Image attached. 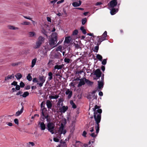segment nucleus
<instances>
[{
	"instance_id": "ddd939ff",
	"label": "nucleus",
	"mask_w": 147,
	"mask_h": 147,
	"mask_svg": "<svg viewBox=\"0 0 147 147\" xmlns=\"http://www.w3.org/2000/svg\"><path fill=\"white\" fill-rule=\"evenodd\" d=\"M68 109L67 106H63L59 108V111L61 113H64Z\"/></svg>"
},
{
	"instance_id": "0e129e2a",
	"label": "nucleus",
	"mask_w": 147,
	"mask_h": 147,
	"mask_svg": "<svg viewBox=\"0 0 147 147\" xmlns=\"http://www.w3.org/2000/svg\"><path fill=\"white\" fill-rule=\"evenodd\" d=\"M30 88V86L29 85H27L25 87V88L26 90H29Z\"/></svg>"
},
{
	"instance_id": "2f4dec72",
	"label": "nucleus",
	"mask_w": 147,
	"mask_h": 147,
	"mask_svg": "<svg viewBox=\"0 0 147 147\" xmlns=\"http://www.w3.org/2000/svg\"><path fill=\"white\" fill-rule=\"evenodd\" d=\"M48 80L50 81L53 78V74L51 72H50L48 73Z\"/></svg>"
},
{
	"instance_id": "338daca9",
	"label": "nucleus",
	"mask_w": 147,
	"mask_h": 147,
	"mask_svg": "<svg viewBox=\"0 0 147 147\" xmlns=\"http://www.w3.org/2000/svg\"><path fill=\"white\" fill-rule=\"evenodd\" d=\"M44 83L40 82V83H39L38 82L37 83V84H38L41 87L42 86L43 84Z\"/></svg>"
},
{
	"instance_id": "4468645a",
	"label": "nucleus",
	"mask_w": 147,
	"mask_h": 147,
	"mask_svg": "<svg viewBox=\"0 0 147 147\" xmlns=\"http://www.w3.org/2000/svg\"><path fill=\"white\" fill-rule=\"evenodd\" d=\"M65 93L66 95H68L67 97L68 99L70 98L72 96V92L69 89H67V90L65 92Z\"/></svg>"
},
{
	"instance_id": "6ab92c4d",
	"label": "nucleus",
	"mask_w": 147,
	"mask_h": 147,
	"mask_svg": "<svg viewBox=\"0 0 147 147\" xmlns=\"http://www.w3.org/2000/svg\"><path fill=\"white\" fill-rule=\"evenodd\" d=\"M98 88L99 89L102 88L103 87L104 83L102 82L98 81Z\"/></svg>"
},
{
	"instance_id": "cd10ccee",
	"label": "nucleus",
	"mask_w": 147,
	"mask_h": 147,
	"mask_svg": "<svg viewBox=\"0 0 147 147\" xmlns=\"http://www.w3.org/2000/svg\"><path fill=\"white\" fill-rule=\"evenodd\" d=\"M59 96L58 95H55V96H49L50 99H57L58 98Z\"/></svg>"
},
{
	"instance_id": "13d9d810",
	"label": "nucleus",
	"mask_w": 147,
	"mask_h": 147,
	"mask_svg": "<svg viewBox=\"0 0 147 147\" xmlns=\"http://www.w3.org/2000/svg\"><path fill=\"white\" fill-rule=\"evenodd\" d=\"M32 81L33 82L35 83L38 82L37 79L36 78H34L33 79Z\"/></svg>"
},
{
	"instance_id": "1a4fd4ad",
	"label": "nucleus",
	"mask_w": 147,
	"mask_h": 147,
	"mask_svg": "<svg viewBox=\"0 0 147 147\" xmlns=\"http://www.w3.org/2000/svg\"><path fill=\"white\" fill-rule=\"evenodd\" d=\"M58 132L60 134H65L66 133V131L64 129V126L63 124H62L59 128Z\"/></svg>"
},
{
	"instance_id": "2eb2a0df",
	"label": "nucleus",
	"mask_w": 147,
	"mask_h": 147,
	"mask_svg": "<svg viewBox=\"0 0 147 147\" xmlns=\"http://www.w3.org/2000/svg\"><path fill=\"white\" fill-rule=\"evenodd\" d=\"M38 125L41 130H44L45 129L46 126L44 122H39Z\"/></svg>"
},
{
	"instance_id": "c9c22d12",
	"label": "nucleus",
	"mask_w": 147,
	"mask_h": 147,
	"mask_svg": "<svg viewBox=\"0 0 147 147\" xmlns=\"http://www.w3.org/2000/svg\"><path fill=\"white\" fill-rule=\"evenodd\" d=\"M27 146L28 147H30L31 146H34V143L32 142H29L27 143Z\"/></svg>"
},
{
	"instance_id": "c03bdc74",
	"label": "nucleus",
	"mask_w": 147,
	"mask_h": 147,
	"mask_svg": "<svg viewBox=\"0 0 147 147\" xmlns=\"http://www.w3.org/2000/svg\"><path fill=\"white\" fill-rule=\"evenodd\" d=\"M62 105L63 104V103L62 102V101L61 100V99L60 98V99H59L58 102L57 103V105L58 106L60 105Z\"/></svg>"
},
{
	"instance_id": "58836bf2",
	"label": "nucleus",
	"mask_w": 147,
	"mask_h": 147,
	"mask_svg": "<svg viewBox=\"0 0 147 147\" xmlns=\"http://www.w3.org/2000/svg\"><path fill=\"white\" fill-rule=\"evenodd\" d=\"M86 83L88 85H91L93 84V82L86 79Z\"/></svg>"
},
{
	"instance_id": "c85d7f7f",
	"label": "nucleus",
	"mask_w": 147,
	"mask_h": 147,
	"mask_svg": "<svg viewBox=\"0 0 147 147\" xmlns=\"http://www.w3.org/2000/svg\"><path fill=\"white\" fill-rule=\"evenodd\" d=\"M41 44L42 43H41V42H39L37 41L36 43V45L34 47V48L35 49H37L39 48Z\"/></svg>"
},
{
	"instance_id": "473e14b6",
	"label": "nucleus",
	"mask_w": 147,
	"mask_h": 147,
	"mask_svg": "<svg viewBox=\"0 0 147 147\" xmlns=\"http://www.w3.org/2000/svg\"><path fill=\"white\" fill-rule=\"evenodd\" d=\"M36 61V58H35L32 60V65L31 67H34V65L35 64Z\"/></svg>"
},
{
	"instance_id": "7c9ffc66",
	"label": "nucleus",
	"mask_w": 147,
	"mask_h": 147,
	"mask_svg": "<svg viewBox=\"0 0 147 147\" xmlns=\"http://www.w3.org/2000/svg\"><path fill=\"white\" fill-rule=\"evenodd\" d=\"M15 76L18 80H19L22 78V76L21 74L18 73Z\"/></svg>"
},
{
	"instance_id": "f3484780",
	"label": "nucleus",
	"mask_w": 147,
	"mask_h": 147,
	"mask_svg": "<svg viewBox=\"0 0 147 147\" xmlns=\"http://www.w3.org/2000/svg\"><path fill=\"white\" fill-rule=\"evenodd\" d=\"M14 78V75L12 74L11 75H8L6 77H5V81L8 82L9 80L11 79L12 78Z\"/></svg>"
},
{
	"instance_id": "4be33fe9",
	"label": "nucleus",
	"mask_w": 147,
	"mask_h": 147,
	"mask_svg": "<svg viewBox=\"0 0 147 147\" xmlns=\"http://www.w3.org/2000/svg\"><path fill=\"white\" fill-rule=\"evenodd\" d=\"M54 57L55 58L59 59L61 57V55L60 53L57 52L55 54Z\"/></svg>"
},
{
	"instance_id": "20e7f679",
	"label": "nucleus",
	"mask_w": 147,
	"mask_h": 147,
	"mask_svg": "<svg viewBox=\"0 0 147 147\" xmlns=\"http://www.w3.org/2000/svg\"><path fill=\"white\" fill-rule=\"evenodd\" d=\"M47 129L52 134H54L55 131V124L54 123L49 122L47 125Z\"/></svg>"
},
{
	"instance_id": "b1692460",
	"label": "nucleus",
	"mask_w": 147,
	"mask_h": 147,
	"mask_svg": "<svg viewBox=\"0 0 147 147\" xmlns=\"http://www.w3.org/2000/svg\"><path fill=\"white\" fill-rule=\"evenodd\" d=\"M23 110L24 107H23L22 106V108L21 109L20 111H19L16 112V115L17 116L20 115L22 113L23 111Z\"/></svg>"
},
{
	"instance_id": "4d7b16f0",
	"label": "nucleus",
	"mask_w": 147,
	"mask_h": 147,
	"mask_svg": "<svg viewBox=\"0 0 147 147\" xmlns=\"http://www.w3.org/2000/svg\"><path fill=\"white\" fill-rule=\"evenodd\" d=\"M14 122L17 125H18L19 123L18 120L17 119H14Z\"/></svg>"
},
{
	"instance_id": "aec40b11",
	"label": "nucleus",
	"mask_w": 147,
	"mask_h": 147,
	"mask_svg": "<svg viewBox=\"0 0 147 147\" xmlns=\"http://www.w3.org/2000/svg\"><path fill=\"white\" fill-rule=\"evenodd\" d=\"M46 105L47 108L49 109H51L52 106V104L49 100H47L46 102Z\"/></svg>"
},
{
	"instance_id": "603ef678",
	"label": "nucleus",
	"mask_w": 147,
	"mask_h": 147,
	"mask_svg": "<svg viewBox=\"0 0 147 147\" xmlns=\"http://www.w3.org/2000/svg\"><path fill=\"white\" fill-rule=\"evenodd\" d=\"M25 86L24 84L22 82H21L20 83V86L21 88L24 87Z\"/></svg>"
},
{
	"instance_id": "69168bd1",
	"label": "nucleus",
	"mask_w": 147,
	"mask_h": 147,
	"mask_svg": "<svg viewBox=\"0 0 147 147\" xmlns=\"http://www.w3.org/2000/svg\"><path fill=\"white\" fill-rule=\"evenodd\" d=\"M64 0H61V1H58L57 2V4H60L61 3H63L64 2Z\"/></svg>"
},
{
	"instance_id": "7ed1b4c3",
	"label": "nucleus",
	"mask_w": 147,
	"mask_h": 147,
	"mask_svg": "<svg viewBox=\"0 0 147 147\" xmlns=\"http://www.w3.org/2000/svg\"><path fill=\"white\" fill-rule=\"evenodd\" d=\"M57 34L56 32L53 33L52 34L51 37L49 40V44L51 47H55V45L57 42Z\"/></svg>"
},
{
	"instance_id": "a18cd8bd",
	"label": "nucleus",
	"mask_w": 147,
	"mask_h": 147,
	"mask_svg": "<svg viewBox=\"0 0 147 147\" xmlns=\"http://www.w3.org/2000/svg\"><path fill=\"white\" fill-rule=\"evenodd\" d=\"M98 45L97 46H96L94 48V52L97 53L99 49V46Z\"/></svg>"
},
{
	"instance_id": "e433bc0d",
	"label": "nucleus",
	"mask_w": 147,
	"mask_h": 147,
	"mask_svg": "<svg viewBox=\"0 0 147 147\" xmlns=\"http://www.w3.org/2000/svg\"><path fill=\"white\" fill-rule=\"evenodd\" d=\"M96 57L97 59H98L100 61H102V57L99 54H97L96 55Z\"/></svg>"
},
{
	"instance_id": "bb28decb",
	"label": "nucleus",
	"mask_w": 147,
	"mask_h": 147,
	"mask_svg": "<svg viewBox=\"0 0 147 147\" xmlns=\"http://www.w3.org/2000/svg\"><path fill=\"white\" fill-rule=\"evenodd\" d=\"M81 145L82 144L81 142L79 141H76L74 146L75 147H80Z\"/></svg>"
},
{
	"instance_id": "f03ea898",
	"label": "nucleus",
	"mask_w": 147,
	"mask_h": 147,
	"mask_svg": "<svg viewBox=\"0 0 147 147\" xmlns=\"http://www.w3.org/2000/svg\"><path fill=\"white\" fill-rule=\"evenodd\" d=\"M92 119L93 117H90L89 119L90 121L89 123L88 124L86 125L85 126V129L88 134H89L90 133H92L94 131V122L92 120Z\"/></svg>"
},
{
	"instance_id": "a878e982",
	"label": "nucleus",
	"mask_w": 147,
	"mask_h": 147,
	"mask_svg": "<svg viewBox=\"0 0 147 147\" xmlns=\"http://www.w3.org/2000/svg\"><path fill=\"white\" fill-rule=\"evenodd\" d=\"M64 66V65L62 64L60 65H56L54 66L55 69H61Z\"/></svg>"
},
{
	"instance_id": "680f3d73",
	"label": "nucleus",
	"mask_w": 147,
	"mask_h": 147,
	"mask_svg": "<svg viewBox=\"0 0 147 147\" xmlns=\"http://www.w3.org/2000/svg\"><path fill=\"white\" fill-rule=\"evenodd\" d=\"M53 140L56 142H58L59 140L58 139L54 138H53Z\"/></svg>"
},
{
	"instance_id": "412c9836",
	"label": "nucleus",
	"mask_w": 147,
	"mask_h": 147,
	"mask_svg": "<svg viewBox=\"0 0 147 147\" xmlns=\"http://www.w3.org/2000/svg\"><path fill=\"white\" fill-rule=\"evenodd\" d=\"M46 77H45L44 76H39V79L40 82L44 83L45 81Z\"/></svg>"
},
{
	"instance_id": "39448f33",
	"label": "nucleus",
	"mask_w": 147,
	"mask_h": 147,
	"mask_svg": "<svg viewBox=\"0 0 147 147\" xmlns=\"http://www.w3.org/2000/svg\"><path fill=\"white\" fill-rule=\"evenodd\" d=\"M107 32L105 31L103 34L102 36H98L96 39L97 41V45H99L103 41L106 39V38L107 36Z\"/></svg>"
},
{
	"instance_id": "f704fd0d",
	"label": "nucleus",
	"mask_w": 147,
	"mask_h": 147,
	"mask_svg": "<svg viewBox=\"0 0 147 147\" xmlns=\"http://www.w3.org/2000/svg\"><path fill=\"white\" fill-rule=\"evenodd\" d=\"M70 104L72 106V107L74 109H76V106L73 100H71L70 102Z\"/></svg>"
},
{
	"instance_id": "5fc2aeb1",
	"label": "nucleus",
	"mask_w": 147,
	"mask_h": 147,
	"mask_svg": "<svg viewBox=\"0 0 147 147\" xmlns=\"http://www.w3.org/2000/svg\"><path fill=\"white\" fill-rule=\"evenodd\" d=\"M40 107L41 109L43 108L44 107H45V102H41L40 104Z\"/></svg>"
},
{
	"instance_id": "a19ab883",
	"label": "nucleus",
	"mask_w": 147,
	"mask_h": 147,
	"mask_svg": "<svg viewBox=\"0 0 147 147\" xmlns=\"http://www.w3.org/2000/svg\"><path fill=\"white\" fill-rule=\"evenodd\" d=\"M62 47L60 45L56 49V51H60L61 52H62Z\"/></svg>"
},
{
	"instance_id": "37998d69",
	"label": "nucleus",
	"mask_w": 147,
	"mask_h": 147,
	"mask_svg": "<svg viewBox=\"0 0 147 147\" xmlns=\"http://www.w3.org/2000/svg\"><path fill=\"white\" fill-rule=\"evenodd\" d=\"M27 79L29 81H31L32 80V77L31 76L30 74H29L28 76H27Z\"/></svg>"
},
{
	"instance_id": "423d86ee",
	"label": "nucleus",
	"mask_w": 147,
	"mask_h": 147,
	"mask_svg": "<svg viewBox=\"0 0 147 147\" xmlns=\"http://www.w3.org/2000/svg\"><path fill=\"white\" fill-rule=\"evenodd\" d=\"M99 128L100 125H95V129H96V133L93 132L92 133H90L88 134L94 138L96 137L99 132Z\"/></svg>"
},
{
	"instance_id": "6e6d98bb",
	"label": "nucleus",
	"mask_w": 147,
	"mask_h": 147,
	"mask_svg": "<svg viewBox=\"0 0 147 147\" xmlns=\"http://www.w3.org/2000/svg\"><path fill=\"white\" fill-rule=\"evenodd\" d=\"M20 89V86L18 85H17L16 86V89L17 90H19Z\"/></svg>"
},
{
	"instance_id": "f8f14e48",
	"label": "nucleus",
	"mask_w": 147,
	"mask_h": 147,
	"mask_svg": "<svg viewBox=\"0 0 147 147\" xmlns=\"http://www.w3.org/2000/svg\"><path fill=\"white\" fill-rule=\"evenodd\" d=\"M86 79L85 78H82L80 79V81L78 85V87H79L82 85H84L86 82Z\"/></svg>"
},
{
	"instance_id": "49530a36",
	"label": "nucleus",
	"mask_w": 147,
	"mask_h": 147,
	"mask_svg": "<svg viewBox=\"0 0 147 147\" xmlns=\"http://www.w3.org/2000/svg\"><path fill=\"white\" fill-rule=\"evenodd\" d=\"M87 22V19L86 18H84L82 20V24L83 25H84Z\"/></svg>"
},
{
	"instance_id": "9b49d317",
	"label": "nucleus",
	"mask_w": 147,
	"mask_h": 147,
	"mask_svg": "<svg viewBox=\"0 0 147 147\" xmlns=\"http://www.w3.org/2000/svg\"><path fill=\"white\" fill-rule=\"evenodd\" d=\"M102 74V73L99 69H97L94 72V75H96V77L99 78Z\"/></svg>"
},
{
	"instance_id": "6e6552de",
	"label": "nucleus",
	"mask_w": 147,
	"mask_h": 147,
	"mask_svg": "<svg viewBox=\"0 0 147 147\" xmlns=\"http://www.w3.org/2000/svg\"><path fill=\"white\" fill-rule=\"evenodd\" d=\"M97 92L96 90H95L93 91L91 93V95H89L88 96L87 98L88 99H91L92 98H93V99H96L97 98V96L95 95V93Z\"/></svg>"
},
{
	"instance_id": "0eeeda50",
	"label": "nucleus",
	"mask_w": 147,
	"mask_h": 147,
	"mask_svg": "<svg viewBox=\"0 0 147 147\" xmlns=\"http://www.w3.org/2000/svg\"><path fill=\"white\" fill-rule=\"evenodd\" d=\"M117 0H113L111 1L109 3H108V5L110 8H114L117 5Z\"/></svg>"
},
{
	"instance_id": "bf43d9fd",
	"label": "nucleus",
	"mask_w": 147,
	"mask_h": 147,
	"mask_svg": "<svg viewBox=\"0 0 147 147\" xmlns=\"http://www.w3.org/2000/svg\"><path fill=\"white\" fill-rule=\"evenodd\" d=\"M17 82L15 81L13 82L11 84V85L16 86L17 85Z\"/></svg>"
},
{
	"instance_id": "393cba45",
	"label": "nucleus",
	"mask_w": 147,
	"mask_h": 147,
	"mask_svg": "<svg viewBox=\"0 0 147 147\" xmlns=\"http://www.w3.org/2000/svg\"><path fill=\"white\" fill-rule=\"evenodd\" d=\"M7 28L9 29L12 30H18L19 28L18 27H15L13 26L9 25L7 26Z\"/></svg>"
},
{
	"instance_id": "dca6fc26",
	"label": "nucleus",
	"mask_w": 147,
	"mask_h": 147,
	"mask_svg": "<svg viewBox=\"0 0 147 147\" xmlns=\"http://www.w3.org/2000/svg\"><path fill=\"white\" fill-rule=\"evenodd\" d=\"M110 9V13L111 15L115 14L118 11V9H115L114 8H111Z\"/></svg>"
},
{
	"instance_id": "e2e57ef3",
	"label": "nucleus",
	"mask_w": 147,
	"mask_h": 147,
	"mask_svg": "<svg viewBox=\"0 0 147 147\" xmlns=\"http://www.w3.org/2000/svg\"><path fill=\"white\" fill-rule=\"evenodd\" d=\"M18 65V63H13L11 64V65L13 66H15L16 65Z\"/></svg>"
},
{
	"instance_id": "de8ad7c7",
	"label": "nucleus",
	"mask_w": 147,
	"mask_h": 147,
	"mask_svg": "<svg viewBox=\"0 0 147 147\" xmlns=\"http://www.w3.org/2000/svg\"><path fill=\"white\" fill-rule=\"evenodd\" d=\"M30 24V23L27 22H24L21 23L22 25H29Z\"/></svg>"
},
{
	"instance_id": "3c124183",
	"label": "nucleus",
	"mask_w": 147,
	"mask_h": 147,
	"mask_svg": "<svg viewBox=\"0 0 147 147\" xmlns=\"http://www.w3.org/2000/svg\"><path fill=\"white\" fill-rule=\"evenodd\" d=\"M42 32L45 35H46L47 36V32L45 29H43L42 30Z\"/></svg>"
},
{
	"instance_id": "864d4df0",
	"label": "nucleus",
	"mask_w": 147,
	"mask_h": 147,
	"mask_svg": "<svg viewBox=\"0 0 147 147\" xmlns=\"http://www.w3.org/2000/svg\"><path fill=\"white\" fill-rule=\"evenodd\" d=\"M87 133L86 130L84 131L82 134V136L84 137H86V135Z\"/></svg>"
},
{
	"instance_id": "79ce46f5",
	"label": "nucleus",
	"mask_w": 147,
	"mask_h": 147,
	"mask_svg": "<svg viewBox=\"0 0 147 147\" xmlns=\"http://www.w3.org/2000/svg\"><path fill=\"white\" fill-rule=\"evenodd\" d=\"M70 38L69 37H66L64 42L67 43H69L70 42V40H69Z\"/></svg>"
},
{
	"instance_id": "f257e3e1",
	"label": "nucleus",
	"mask_w": 147,
	"mask_h": 147,
	"mask_svg": "<svg viewBox=\"0 0 147 147\" xmlns=\"http://www.w3.org/2000/svg\"><path fill=\"white\" fill-rule=\"evenodd\" d=\"M99 106L96 105L92 109L94 111V115L92 116L94 117L96 124L100 125L99 123H100L101 119V114L102 110L101 109L99 108Z\"/></svg>"
},
{
	"instance_id": "5701e85b",
	"label": "nucleus",
	"mask_w": 147,
	"mask_h": 147,
	"mask_svg": "<svg viewBox=\"0 0 147 147\" xmlns=\"http://www.w3.org/2000/svg\"><path fill=\"white\" fill-rule=\"evenodd\" d=\"M45 38L44 37L42 36H40L38 38V41L39 42H41V43L44 42Z\"/></svg>"
},
{
	"instance_id": "09e8293b",
	"label": "nucleus",
	"mask_w": 147,
	"mask_h": 147,
	"mask_svg": "<svg viewBox=\"0 0 147 147\" xmlns=\"http://www.w3.org/2000/svg\"><path fill=\"white\" fill-rule=\"evenodd\" d=\"M78 33V31L77 30H75L73 32V35H77Z\"/></svg>"
},
{
	"instance_id": "9d476101",
	"label": "nucleus",
	"mask_w": 147,
	"mask_h": 147,
	"mask_svg": "<svg viewBox=\"0 0 147 147\" xmlns=\"http://www.w3.org/2000/svg\"><path fill=\"white\" fill-rule=\"evenodd\" d=\"M41 111L42 116H43L45 118H47L48 117V115L47 114V110L46 108H45L44 107L43 108L41 109Z\"/></svg>"
},
{
	"instance_id": "774afa93",
	"label": "nucleus",
	"mask_w": 147,
	"mask_h": 147,
	"mask_svg": "<svg viewBox=\"0 0 147 147\" xmlns=\"http://www.w3.org/2000/svg\"><path fill=\"white\" fill-rule=\"evenodd\" d=\"M58 0H54L53 1H50V3H53V4L55 3Z\"/></svg>"
},
{
	"instance_id": "8fccbe9b",
	"label": "nucleus",
	"mask_w": 147,
	"mask_h": 147,
	"mask_svg": "<svg viewBox=\"0 0 147 147\" xmlns=\"http://www.w3.org/2000/svg\"><path fill=\"white\" fill-rule=\"evenodd\" d=\"M107 63V59H104L102 61V63L103 65H105Z\"/></svg>"
},
{
	"instance_id": "a211bd4d",
	"label": "nucleus",
	"mask_w": 147,
	"mask_h": 147,
	"mask_svg": "<svg viewBox=\"0 0 147 147\" xmlns=\"http://www.w3.org/2000/svg\"><path fill=\"white\" fill-rule=\"evenodd\" d=\"M81 4V1L79 0L78 2H73L72 5L74 7H77L80 6Z\"/></svg>"
},
{
	"instance_id": "052dcab7",
	"label": "nucleus",
	"mask_w": 147,
	"mask_h": 147,
	"mask_svg": "<svg viewBox=\"0 0 147 147\" xmlns=\"http://www.w3.org/2000/svg\"><path fill=\"white\" fill-rule=\"evenodd\" d=\"M23 17L25 19H27L29 20H31V19H32L31 18H30V17H28L26 16H23Z\"/></svg>"
},
{
	"instance_id": "c756f323",
	"label": "nucleus",
	"mask_w": 147,
	"mask_h": 147,
	"mask_svg": "<svg viewBox=\"0 0 147 147\" xmlns=\"http://www.w3.org/2000/svg\"><path fill=\"white\" fill-rule=\"evenodd\" d=\"M64 61L66 63H69L71 62H72V60L69 58H67L66 57H65L64 59Z\"/></svg>"
},
{
	"instance_id": "ea45409f",
	"label": "nucleus",
	"mask_w": 147,
	"mask_h": 147,
	"mask_svg": "<svg viewBox=\"0 0 147 147\" xmlns=\"http://www.w3.org/2000/svg\"><path fill=\"white\" fill-rule=\"evenodd\" d=\"M80 30L82 31V32L84 34H86V33L85 29L83 26H81L80 28Z\"/></svg>"
},
{
	"instance_id": "72a5a7b5",
	"label": "nucleus",
	"mask_w": 147,
	"mask_h": 147,
	"mask_svg": "<svg viewBox=\"0 0 147 147\" xmlns=\"http://www.w3.org/2000/svg\"><path fill=\"white\" fill-rule=\"evenodd\" d=\"M29 93L28 92H24L22 95H21L20 96H22L24 98H25L29 95Z\"/></svg>"
},
{
	"instance_id": "4c0bfd02",
	"label": "nucleus",
	"mask_w": 147,
	"mask_h": 147,
	"mask_svg": "<svg viewBox=\"0 0 147 147\" xmlns=\"http://www.w3.org/2000/svg\"><path fill=\"white\" fill-rule=\"evenodd\" d=\"M28 34L30 37H33L35 36L36 34L34 32H29Z\"/></svg>"
}]
</instances>
